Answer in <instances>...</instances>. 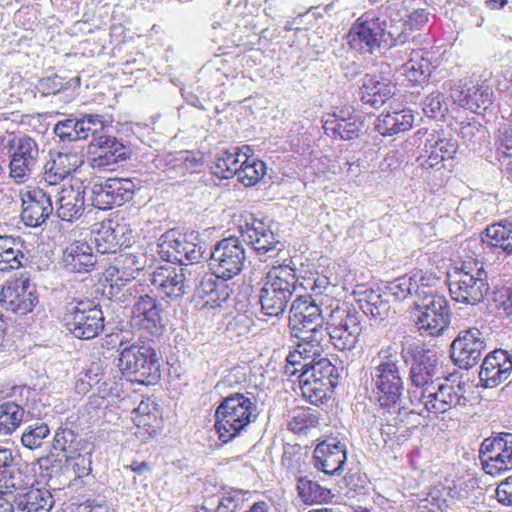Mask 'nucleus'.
I'll use <instances>...</instances> for the list:
<instances>
[{
    "instance_id": "423d86ee",
    "label": "nucleus",
    "mask_w": 512,
    "mask_h": 512,
    "mask_svg": "<svg viewBox=\"0 0 512 512\" xmlns=\"http://www.w3.org/2000/svg\"><path fill=\"white\" fill-rule=\"evenodd\" d=\"M338 300L332 297L315 298L299 295L292 301L289 311V327L293 336L299 333L324 330V312H330Z\"/></svg>"
},
{
    "instance_id": "7ed1b4c3",
    "label": "nucleus",
    "mask_w": 512,
    "mask_h": 512,
    "mask_svg": "<svg viewBox=\"0 0 512 512\" xmlns=\"http://www.w3.org/2000/svg\"><path fill=\"white\" fill-rule=\"evenodd\" d=\"M298 278L289 265L273 266L260 289L259 301L265 315L279 317L285 312L297 288Z\"/></svg>"
},
{
    "instance_id": "4be33fe9",
    "label": "nucleus",
    "mask_w": 512,
    "mask_h": 512,
    "mask_svg": "<svg viewBox=\"0 0 512 512\" xmlns=\"http://www.w3.org/2000/svg\"><path fill=\"white\" fill-rule=\"evenodd\" d=\"M131 233L127 224L114 220L102 221L92 228L93 242L100 254L116 253L121 246H128Z\"/></svg>"
},
{
    "instance_id": "37998d69",
    "label": "nucleus",
    "mask_w": 512,
    "mask_h": 512,
    "mask_svg": "<svg viewBox=\"0 0 512 512\" xmlns=\"http://www.w3.org/2000/svg\"><path fill=\"white\" fill-rule=\"evenodd\" d=\"M13 501L27 512H49L52 507V495L42 489H31L17 495Z\"/></svg>"
},
{
    "instance_id": "de8ad7c7",
    "label": "nucleus",
    "mask_w": 512,
    "mask_h": 512,
    "mask_svg": "<svg viewBox=\"0 0 512 512\" xmlns=\"http://www.w3.org/2000/svg\"><path fill=\"white\" fill-rule=\"evenodd\" d=\"M440 398L446 405L445 413L452 409L464 408L468 403L465 396V387L461 383H441Z\"/></svg>"
},
{
    "instance_id": "e433bc0d",
    "label": "nucleus",
    "mask_w": 512,
    "mask_h": 512,
    "mask_svg": "<svg viewBox=\"0 0 512 512\" xmlns=\"http://www.w3.org/2000/svg\"><path fill=\"white\" fill-rule=\"evenodd\" d=\"M427 56L428 53L421 50H412L410 58L396 69L412 84H420L431 75L434 69Z\"/></svg>"
},
{
    "instance_id": "4c0bfd02",
    "label": "nucleus",
    "mask_w": 512,
    "mask_h": 512,
    "mask_svg": "<svg viewBox=\"0 0 512 512\" xmlns=\"http://www.w3.org/2000/svg\"><path fill=\"white\" fill-rule=\"evenodd\" d=\"M143 268L142 257L133 253H124L115 259V264L107 272L109 276L115 277L116 285H125L126 282L136 279Z\"/></svg>"
},
{
    "instance_id": "bf43d9fd",
    "label": "nucleus",
    "mask_w": 512,
    "mask_h": 512,
    "mask_svg": "<svg viewBox=\"0 0 512 512\" xmlns=\"http://www.w3.org/2000/svg\"><path fill=\"white\" fill-rule=\"evenodd\" d=\"M319 423L317 416L309 411L302 410L298 412L289 422V428L295 433L306 432L311 427H315Z\"/></svg>"
},
{
    "instance_id": "b1692460",
    "label": "nucleus",
    "mask_w": 512,
    "mask_h": 512,
    "mask_svg": "<svg viewBox=\"0 0 512 512\" xmlns=\"http://www.w3.org/2000/svg\"><path fill=\"white\" fill-rule=\"evenodd\" d=\"M313 459L315 467L325 474H340L347 460L346 445L337 438H328L316 446Z\"/></svg>"
},
{
    "instance_id": "69168bd1",
    "label": "nucleus",
    "mask_w": 512,
    "mask_h": 512,
    "mask_svg": "<svg viewBox=\"0 0 512 512\" xmlns=\"http://www.w3.org/2000/svg\"><path fill=\"white\" fill-rule=\"evenodd\" d=\"M52 161L54 162V165L58 166V170H67V176H69L79 166L77 156L69 153H59Z\"/></svg>"
},
{
    "instance_id": "a878e982",
    "label": "nucleus",
    "mask_w": 512,
    "mask_h": 512,
    "mask_svg": "<svg viewBox=\"0 0 512 512\" xmlns=\"http://www.w3.org/2000/svg\"><path fill=\"white\" fill-rule=\"evenodd\" d=\"M1 302L7 310L26 315L34 309L39 299L35 285L26 279L4 287L1 291Z\"/></svg>"
},
{
    "instance_id": "c9c22d12",
    "label": "nucleus",
    "mask_w": 512,
    "mask_h": 512,
    "mask_svg": "<svg viewBox=\"0 0 512 512\" xmlns=\"http://www.w3.org/2000/svg\"><path fill=\"white\" fill-rule=\"evenodd\" d=\"M413 123L414 115L411 110L388 111L378 116L375 129L383 136H392L410 130Z\"/></svg>"
},
{
    "instance_id": "6ab92c4d",
    "label": "nucleus",
    "mask_w": 512,
    "mask_h": 512,
    "mask_svg": "<svg viewBox=\"0 0 512 512\" xmlns=\"http://www.w3.org/2000/svg\"><path fill=\"white\" fill-rule=\"evenodd\" d=\"M56 205V214L63 221L79 219L85 211V187L80 179L63 182L51 190Z\"/></svg>"
},
{
    "instance_id": "0e129e2a",
    "label": "nucleus",
    "mask_w": 512,
    "mask_h": 512,
    "mask_svg": "<svg viewBox=\"0 0 512 512\" xmlns=\"http://www.w3.org/2000/svg\"><path fill=\"white\" fill-rule=\"evenodd\" d=\"M428 21V13L424 9H417L407 15L402 23V32L407 29L414 30L421 28ZM406 35V33H404Z\"/></svg>"
},
{
    "instance_id": "603ef678",
    "label": "nucleus",
    "mask_w": 512,
    "mask_h": 512,
    "mask_svg": "<svg viewBox=\"0 0 512 512\" xmlns=\"http://www.w3.org/2000/svg\"><path fill=\"white\" fill-rule=\"evenodd\" d=\"M385 289V294L393 296L396 300H405L413 293L417 296V290H422V285L420 286L412 277L402 276L388 282Z\"/></svg>"
},
{
    "instance_id": "6e6552de",
    "label": "nucleus",
    "mask_w": 512,
    "mask_h": 512,
    "mask_svg": "<svg viewBox=\"0 0 512 512\" xmlns=\"http://www.w3.org/2000/svg\"><path fill=\"white\" fill-rule=\"evenodd\" d=\"M487 273L482 264L464 263L459 271L450 276L449 292L455 301L475 305L488 292Z\"/></svg>"
},
{
    "instance_id": "a211bd4d",
    "label": "nucleus",
    "mask_w": 512,
    "mask_h": 512,
    "mask_svg": "<svg viewBox=\"0 0 512 512\" xmlns=\"http://www.w3.org/2000/svg\"><path fill=\"white\" fill-rule=\"evenodd\" d=\"M158 254L170 263H179L181 267L198 263L203 257V247L188 241L185 236L174 231L164 233L158 240Z\"/></svg>"
},
{
    "instance_id": "cd10ccee",
    "label": "nucleus",
    "mask_w": 512,
    "mask_h": 512,
    "mask_svg": "<svg viewBox=\"0 0 512 512\" xmlns=\"http://www.w3.org/2000/svg\"><path fill=\"white\" fill-rule=\"evenodd\" d=\"M243 241L252 246L258 255H265L270 251H282L283 243L263 220L252 219L242 229Z\"/></svg>"
},
{
    "instance_id": "39448f33",
    "label": "nucleus",
    "mask_w": 512,
    "mask_h": 512,
    "mask_svg": "<svg viewBox=\"0 0 512 512\" xmlns=\"http://www.w3.org/2000/svg\"><path fill=\"white\" fill-rule=\"evenodd\" d=\"M118 361L120 371L133 382L152 385L160 379L159 360L148 343L137 341L124 347Z\"/></svg>"
},
{
    "instance_id": "393cba45",
    "label": "nucleus",
    "mask_w": 512,
    "mask_h": 512,
    "mask_svg": "<svg viewBox=\"0 0 512 512\" xmlns=\"http://www.w3.org/2000/svg\"><path fill=\"white\" fill-rule=\"evenodd\" d=\"M512 374V353L495 349L484 358L479 373L480 380L487 388H494L506 381Z\"/></svg>"
},
{
    "instance_id": "864d4df0",
    "label": "nucleus",
    "mask_w": 512,
    "mask_h": 512,
    "mask_svg": "<svg viewBox=\"0 0 512 512\" xmlns=\"http://www.w3.org/2000/svg\"><path fill=\"white\" fill-rule=\"evenodd\" d=\"M50 434V429L46 423L36 422L29 425L22 434V444L33 450L42 445V442Z\"/></svg>"
},
{
    "instance_id": "338daca9",
    "label": "nucleus",
    "mask_w": 512,
    "mask_h": 512,
    "mask_svg": "<svg viewBox=\"0 0 512 512\" xmlns=\"http://www.w3.org/2000/svg\"><path fill=\"white\" fill-rule=\"evenodd\" d=\"M219 280H221V278H217L213 274L210 276H204L197 286L198 295L202 298L207 297V299H210L212 294H215V291L217 290Z\"/></svg>"
},
{
    "instance_id": "7c9ffc66",
    "label": "nucleus",
    "mask_w": 512,
    "mask_h": 512,
    "mask_svg": "<svg viewBox=\"0 0 512 512\" xmlns=\"http://www.w3.org/2000/svg\"><path fill=\"white\" fill-rule=\"evenodd\" d=\"M26 251L25 241L21 237L0 235V271L23 267L28 261Z\"/></svg>"
},
{
    "instance_id": "c756f323",
    "label": "nucleus",
    "mask_w": 512,
    "mask_h": 512,
    "mask_svg": "<svg viewBox=\"0 0 512 512\" xmlns=\"http://www.w3.org/2000/svg\"><path fill=\"white\" fill-rule=\"evenodd\" d=\"M65 268L73 273H88L93 270L97 258L86 241H74L63 252Z\"/></svg>"
},
{
    "instance_id": "ea45409f",
    "label": "nucleus",
    "mask_w": 512,
    "mask_h": 512,
    "mask_svg": "<svg viewBox=\"0 0 512 512\" xmlns=\"http://www.w3.org/2000/svg\"><path fill=\"white\" fill-rule=\"evenodd\" d=\"M53 448L56 451H60L67 460L76 459V465H84L87 461L90 464V460L81 456L80 440L78 436L68 428H59L53 439Z\"/></svg>"
},
{
    "instance_id": "bb28decb",
    "label": "nucleus",
    "mask_w": 512,
    "mask_h": 512,
    "mask_svg": "<svg viewBox=\"0 0 512 512\" xmlns=\"http://www.w3.org/2000/svg\"><path fill=\"white\" fill-rule=\"evenodd\" d=\"M298 338L301 342L286 357V365L284 367L285 374H292L295 370H291L292 365H302L303 362H309L312 359H319L324 350L323 343L326 340L325 330H316L312 332L299 333Z\"/></svg>"
},
{
    "instance_id": "a19ab883",
    "label": "nucleus",
    "mask_w": 512,
    "mask_h": 512,
    "mask_svg": "<svg viewBox=\"0 0 512 512\" xmlns=\"http://www.w3.org/2000/svg\"><path fill=\"white\" fill-rule=\"evenodd\" d=\"M299 376L307 379H317V381H323V383L335 387L339 372L328 358L320 357L317 360H310L308 368Z\"/></svg>"
},
{
    "instance_id": "f03ea898",
    "label": "nucleus",
    "mask_w": 512,
    "mask_h": 512,
    "mask_svg": "<svg viewBox=\"0 0 512 512\" xmlns=\"http://www.w3.org/2000/svg\"><path fill=\"white\" fill-rule=\"evenodd\" d=\"M253 393H232L224 397L215 411V428L219 439L228 443L246 432L259 416Z\"/></svg>"
},
{
    "instance_id": "49530a36",
    "label": "nucleus",
    "mask_w": 512,
    "mask_h": 512,
    "mask_svg": "<svg viewBox=\"0 0 512 512\" xmlns=\"http://www.w3.org/2000/svg\"><path fill=\"white\" fill-rule=\"evenodd\" d=\"M24 413V409L13 401L2 403L0 405V434H12L23 421Z\"/></svg>"
},
{
    "instance_id": "473e14b6",
    "label": "nucleus",
    "mask_w": 512,
    "mask_h": 512,
    "mask_svg": "<svg viewBox=\"0 0 512 512\" xmlns=\"http://www.w3.org/2000/svg\"><path fill=\"white\" fill-rule=\"evenodd\" d=\"M364 128V121L358 116L345 118L337 114L328 115L323 122L326 135L335 139L352 140L360 135Z\"/></svg>"
},
{
    "instance_id": "052dcab7",
    "label": "nucleus",
    "mask_w": 512,
    "mask_h": 512,
    "mask_svg": "<svg viewBox=\"0 0 512 512\" xmlns=\"http://www.w3.org/2000/svg\"><path fill=\"white\" fill-rule=\"evenodd\" d=\"M445 110L443 96L439 92L430 93L423 101V111L428 117L436 118L443 115Z\"/></svg>"
},
{
    "instance_id": "e2e57ef3",
    "label": "nucleus",
    "mask_w": 512,
    "mask_h": 512,
    "mask_svg": "<svg viewBox=\"0 0 512 512\" xmlns=\"http://www.w3.org/2000/svg\"><path fill=\"white\" fill-rule=\"evenodd\" d=\"M395 43L390 47V50L388 54L386 55V58L392 59L394 62L397 60H405L410 58V53L412 50H414L411 47L408 46H401L397 47L398 43H401L402 45L405 44L407 41V36L404 34V32H401L396 39H394Z\"/></svg>"
},
{
    "instance_id": "c85d7f7f",
    "label": "nucleus",
    "mask_w": 512,
    "mask_h": 512,
    "mask_svg": "<svg viewBox=\"0 0 512 512\" xmlns=\"http://www.w3.org/2000/svg\"><path fill=\"white\" fill-rule=\"evenodd\" d=\"M493 90L484 83L467 81L456 90L452 97L463 108L477 112L478 109H487L493 102Z\"/></svg>"
},
{
    "instance_id": "f704fd0d",
    "label": "nucleus",
    "mask_w": 512,
    "mask_h": 512,
    "mask_svg": "<svg viewBox=\"0 0 512 512\" xmlns=\"http://www.w3.org/2000/svg\"><path fill=\"white\" fill-rule=\"evenodd\" d=\"M441 395V383H433L424 388H410L408 396L414 407L422 406V409L434 414L445 413L446 405Z\"/></svg>"
},
{
    "instance_id": "aec40b11",
    "label": "nucleus",
    "mask_w": 512,
    "mask_h": 512,
    "mask_svg": "<svg viewBox=\"0 0 512 512\" xmlns=\"http://www.w3.org/2000/svg\"><path fill=\"white\" fill-rule=\"evenodd\" d=\"M191 272L186 267L172 264L157 267L150 275L149 281L162 299L179 300L185 294Z\"/></svg>"
},
{
    "instance_id": "f8f14e48",
    "label": "nucleus",
    "mask_w": 512,
    "mask_h": 512,
    "mask_svg": "<svg viewBox=\"0 0 512 512\" xmlns=\"http://www.w3.org/2000/svg\"><path fill=\"white\" fill-rule=\"evenodd\" d=\"M401 357L405 364H410L411 388H424L435 383L438 378L439 356L432 349H426L416 344L403 345Z\"/></svg>"
},
{
    "instance_id": "4468645a",
    "label": "nucleus",
    "mask_w": 512,
    "mask_h": 512,
    "mask_svg": "<svg viewBox=\"0 0 512 512\" xmlns=\"http://www.w3.org/2000/svg\"><path fill=\"white\" fill-rule=\"evenodd\" d=\"M479 454L482 469L491 476L512 470V433L498 432L484 439Z\"/></svg>"
},
{
    "instance_id": "09e8293b",
    "label": "nucleus",
    "mask_w": 512,
    "mask_h": 512,
    "mask_svg": "<svg viewBox=\"0 0 512 512\" xmlns=\"http://www.w3.org/2000/svg\"><path fill=\"white\" fill-rule=\"evenodd\" d=\"M298 381L303 397L314 405L323 403V400L327 397V392L334 388L323 383V381H317V379H307L298 376Z\"/></svg>"
},
{
    "instance_id": "72a5a7b5",
    "label": "nucleus",
    "mask_w": 512,
    "mask_h": 512,
    "mask_svg": "<svg viewBox=\"0 0 512 512\" xmlns=\"http://www.w3.org/2000/svg\"><path fill=\"white\" fill-rule=\"evenodd\" d=\"M24 486V476L15 464L10 448L0 446V495L12 493Z\"/></svg>"
},
{
    "instance_id": "412c9836",
    "label": "nucleus",
    "mask_w": 512,
    "mask_h": 512,
    "mask_svg": "<svg viewBox=\"0 0 512 512\" xmlns=\"http://www.w3.org/2000/svg\"><path fill=\"white\" fill-rule=\"evenodd\" d=\"M130 149L116 137L100 135L89 145L88 160L92 168L111 169L113 165L130 157Z\"/></svg>"
},
{
    "instance_id": "79ce46f5",
    "label": "nucleus",
    "mask_w": 512,
    "mask_h": 512,
    "mask_svg": "<svg viewBox=\"0 0 512 512\" xmlns=\"http://www.w3.org/2000/svg\"><path fill=\"white\" fill-rule=\"evenodd\" d=\"M360 307L366 315L384 320L390 312V303L379 290L367 289L359 299Z\"/></svg>"
},
{
    "instance_id": "58836bf2",
    "label": "nucleus",
    "mask_w": 512,
    "mask_h": 512,
    "mask_svg": "<svg viewBox=\"0 0 512 512\" xmlns=\"http://www.w3.org/2000/svg\"><path fill=\"white\" fill-rule=\"evenodd\" d=\"M483 245L504 252L512 253V222L497 223L488 226L482 233Z\"/></svg>"
},
{
    "instance_id": "f257e3e1",
    "label": "nucleus",
    "mask_w": 512,
    "mask_h": 512,
    "mask_svg": "<svg viewBox=\"0 0 512 512\" xmlns=\"http://www.w3.org/2000/svg\"><path fill=\"white\" fill-rule=\"evenodd\" d=\"M370 384L373 397L383 413L399 415L402 409L404 382L399 367V352L393 345L382 347L372 358L369 367ZM393 423L381 424V434L391 438L398 431V416Z\"/></svg>"
},
{
    "instance_id": "3c124183",
    "label": "nucleus",
    "mask_w": 512,
    "mask_h": 512,
    "mask_svg": "<svg viewBox=\"0 0 512 512\" xmlns=\"http://www.w3.org/2000/svg\"><path fill=\"white\" fill-rule=\"evenodd\" d=\"M73 85L79 86L80 79L72 78L65 80L59 75L54 74L49 77L41 78L36 85V89L42 96H49L60 93Z\"/></svg>"
},
{
    "instance_id": "1a4fd4ad",
    "label": "nucleus",
    "mask_w": 512,
    "mask_h": 512,
    "mask_svg": "<svg viewBox=\"0 0 512 512\" xmlns=\"http://www.w3.org/2000/svg\"><path fill=\"white\" fill-rule=\"evenodd\" d=\"M63 322L66 329L79 339H92L104 329L102 310L89 300H74L68 303Z\"/></svg>"
},
{
    "instance_id": "6e6d98bb",
    "label": "nucleus",
    "mask_w": 512,
    "mask_h": 512,
    "mask_svg": "<svg viewBox=\"0 0 512 512\" xmlns=\"http://www.w3.org/2000/svg\"><path fill=\"white\" fill-rule=\"evenodd\" d=\"M79 119L67 118L63 121H59L54 127V133L62 141L73 142L81 140Z\"/></svg>"
},
{
    "instance_id": "c03bdc74",
    "label": "nucleus",
    "mask_w": 512,
    "mask_h": 512,
    "mask_svg": "<svg viewBox=\"0 0 512 512\" xmlns=\"http://www.w3.org/2000/svg\"><path fill=\"white\" fill-rule=\"evenodd\" d=\"M240 159L233 148L221 150L211 166L212 174L220 179H230L239 171Z\"/></svg>"
},
{
    "instance_id": "5fc2aeb1",
    "label": "nucleus",
    "mask_w": 512,
    "mask_h": 512,
    "mask_svg": "<svg viewBox=\"0 0 512 512\" xmlns=\"http://www.w3.org/2000/svg\"><path fill=\"white\" fill-rule=\"evenodd\" d=\"M83 376L91 381L93 386H98L97 390L102 398H105L111 393L113 383L107 382V380L104 379L105 371L100 362L91 363L88 369L83 373Z\"/></svg>"
},
{
    "instance_id": "4d7b16f0",
    "label": "nucleus",
    "mask_w": 512,
    "mask_h": 512,
    "mask_svg": "<svg viewBox=\"0 0 512 512\" xmlns=\"http://www.w3.org/2000/svg\"><path fill=\"white\" fill-rule=\"evenodd\" d=\"M79 121L81 140L87 139L89 135L95 136L105 128L103 117L97 114H85Z\"/></svg>"
},
{
    "instance_id": "680f3d73",
    "label": "nucleus",
    "mask_w": 512,
    "mask_h": 512,
    "mask_svg": "<svg viewBox=\"0 0 512 512\" xmlns=\"http://www.w3.org/2000/svg\"><path fill=\"white\" fill-rule=\"evenodd\" d=\"M58 166L54 165V162L48 161L44 167L43 180L48 186L58 188L57 185L65 181L68 177L66 175L67 170H58Z\"/></svg>"
},
{
    "instance_id": "0eeeda50",
    "label": "nucleus",
    "mask_w": 512,
    "mask_h": 512,
    "mask_svg": "<svg viewBox=\"0 0 512 512\" xmlns=\"http://www.w3.org/2000/svg\"><path fill=\"white\" fill-rule=\"evenodd\" d=\"M361 314L346 304L336 302L328 314L326 336L339 351H350L355 348L362 332Z\"/></svg>"
},
{
    "instance_id": "a18cd8bd",
    "label": "nucleus",
    "mask_w": 512,
    "mask_h": 512,
    "mask_svg": "<svg viewBox=\"0 0 512 512\" xmlns=\"http://www.w3.org/2000/svg\"><path fill=\"white\" fill-rule=\"evenodd\" d=\"M297 491L300 499L306 504L327 502L332 497L329 489L307 476L298 479Z\"/></svg>"
},
{
    "instance_id": "ddd939ff",
    "label": "nucleus",
    "mask_w": 512,
    "mask_h": 512,
    "mask_svg": "<svg viewBox=\"0 0 512 512\" xmlns=\"http://www.w3.org/2000/svg\"><path fill=\"white\" fill-rule=\"evenodd\" d=\"M135 299L132 309V322L135 326L150 333H157L163 328L162 308L156 297L149 294V285L136 282L127 289Z\"/></svg>"
},
{
    "instance_id": "13d9d810",
    "label": "nucleus",
    "mask_w": 512,
    "mask_h": 512,
    "mask_svg": "<svg viewBox=\"0 0 512 512\" xmlns=\"http://www.w3.org/2000/svg\"><path fill=\"white\" fill-rule=\"evenodd\" d=\"M497 151L505 157L512 158V124L503 123L495 135Z\"/></svg>"
},
{
    "instance_id": "2f4dec72",
    "label": "nucleus",
    "mask_w": 512,
    "mask_h": 512,
    "mask_svg": "<svg viewBox=\"0 0 512 512\" xmlns=\"http://www.w3.org/2000/svg\"><path fill=\"white\" fill-rule=\"evenodd\" d=\"M394 85L389 79L376 75H365L360 88L364 104L379 108L394 95Z\"/></svg>"
},
{
    "instance_id": "5701e85b",
    "label": "nucleus",
    "mask_w": 512,
    "mask_h": 512,
    "mask_svg": "<svg viewBox=\"0 0 512 512\" xmlns=\"http://www.w3.org/2000/svg\"><path fill=\"white\" fill-rule=\"evenodd\" d=\"M53 210L52 192L36 188L22 198L21 220L26 226L38 227L49 218Z\"/></svg>"
},
{
    "instance_id": "9d476101",
    "label": "nucleus",
    "mask_w": 512,
    "mask_h": 512,
    "mask_svg": "<svg viewBox=\"0 0 512 512\" xmlns=\"http://www.w3.org/2000/svg\"><path fill=\"white\" fill-rule=\"evenodd\" d=\"M246 258L243 241L238 237H228L214 245L210 253L209 267L217 278L230 280L243 271Z\"/></svg>"
},
{
    "instance_id": "774afa93",
    "label": "nucleus",
    "mask_w": 512,
    "mask_h": 512,
    "mask_svg": "<svg viewBox=\"0 0 512 512\" xmlns=\"http://www.w3.org/2000/svg\"><path fill=\"white\" fill-rule=\"evenodd\" d=\"M497 500L507 506H512V476L502 481L496 489Z\"/></svg>"
},
{
    "instance_id": "f3484780",
    "label": "nucleus",
    "mask_w": 512,
    "mask_h": 512,
    "mask_svg": "<svg viewBox=\"0 0 512 512\" xmlns=\"http://www.w3.org/2000/svg\"><path fill=\"white\" fill-rule=\"evenodd\" d=\"M135 184L128 178H109L104 182H95L91 187L92 206L106 210L121 206L133 199Z\"/></svg>"
},
{
    "instance_id": "8fccbe9b",
    "label": "nucleus",
    "mask_w": 512,
    "mask_h": 512,
    "mask_svg": "<svg viewBox=\"0 0 512 512\" xmlns=\"http://www.w3.org/2000/svg\"><path fill=\"white\" fill-rule=\"evenodd\" d=\"M236 176L246 187L255 185L266 173V165L263 161L252 159L251 162H241Z\"/></svg>"
},
{
    "instance_id": "20e7f679",
    "label": "nucleus",
    "mask_w": 512,
    "mask_h": 512,
    "mask_svg": "<svg viewBox=\"0 0 512 512\" xmlns=\"http://www.w3.org/2000/svg\"><path fill=\"white\" fill-rule=\"evenodd\" d=\"M414 305V322L422 336H440L448 328L451 314L443 295L422 284V290H417Z\"/></svg>"
},
{
    "instance_id": "9b49d317",
    "label": "nucleus",
    "mask_w": 512,
    "mask_h": 512,
    "mask_svg": "<svg viewBox=\"0 0 512 512\" xmlns=\"http://www.w3.org/2000/svg\"><path fill=\"white\" fill-rule=\"evenodd\" d=\"M387 35L394 36V32H386V21L373 12L363 14L351 27L348 34V43L354 50L363 53L373 51L386 42Z\"/></svg>"
},
{
    "instance_id": "2eb2a0df",
    "label": "nucleus",
    "mask_w": 512,
    "mask_h": 512,
    "mask_svg": "<svg viewBox=\"0 0 512 512\" xmlns=\"http://www.w3.org/2000/svg\"><path fill=\"white\" fill-rule=\"evenodd\" d=\"M39 146L34 138L19 135V140L8 153L9 178L16 184L26 183L38 167Z\"/></svg>"
},
{
    "instance_id": "dca6fc26",
    "label": "nucleus",
    "mask_w": 512,
    "mask_h": 512,
    "mask_svg": "<svg viewBox=\"0 0 512 512\" xmlns=\"http://www.w3.org/2000/svg\"><path fill=\"white\" fill-rule=\"evenodd\" d=\"M486 346V338L480 329H462L451 343V359L459 368L468 370L479 362Z\"/></svg>"
}]
</instances>
